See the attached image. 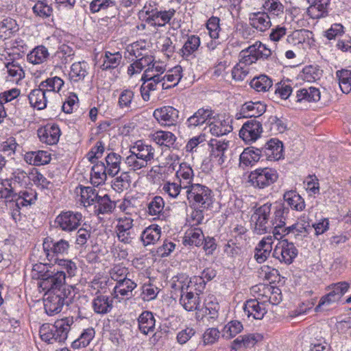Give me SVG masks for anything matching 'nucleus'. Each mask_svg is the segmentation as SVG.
Instances as JSON below:
<instances>
[{
  "instance_id": "obj_25",
  "label": "nucleus",
  "mask_w": 351,
  "mask_h": 351,
  "mask_svg": "<svg viewBox=\"0 0 351 351\" xmlns=\"http://www.w3.org/2000/svg\"><path fill=\"white\" fill-rule=\"evenodd\" d=\"M136 287V283L129 278L123 280H118V282L115 283L113 287V292L111 293V296L120 302L124 296H128L129 293H131Z\"/></svg>"
},
{
  "instance_id": "obj_9",
  "label": "nucleus",
  "mask_w": 351,
  "mask_h": 351,
  "mask_svg": "<svg viewBox=\"0 0 351 351\" xmlns=\"http://www.w3.org/2000/svg\"><path fill=\"white\" fill-rule=\"evenodd\" d=\"M171 287L174 290H179L180 295L191 291H195L197 294H200L204 291V283L197 276L189 278L184 274H179L173 277Z\"/></svg>"
},
{
  "instance_id": "obj_59",
  "label": "nucleus",
  "mask_w": 351,
  "mask_h": 351,
  "mask_svg": "<svg viewBox=\"0 0 351 351\" xmlns=\"http://www.w3.org/2000/svg\"><path fill=\"white\" fill-rule=\"evenodd\" d=\"M330 2V0H316L312 5L308 7V11L311 13L317 11L318 13L315 14V18L324 17L328 12V7Z\"/></svg>"
},
{
  "instance_id": "obj_1",
  "label": "nucleus",
  "mask_w": 351,
  "mask_h": 351,
  "mask_svg": "<svg viewBox=\"0 0 351 351\" xmlns=\"http://www.w3.org/2000/svg\"><path fill=\"white\" fill-rule=\"evenodd\" d=\"M76 271V265L71 260L56 259L53 267L50 269L43 264L34 265L32 276L40 280L38 285L43 291H49L61 286L64 283L66 275L74 276Z\"/></svg>"
},
{
  "instance_id": "obj_13",
  "label": "nucleus",
  "mask_w": 351,
  "mask_h": 351,
  "mask_svg": "<svg viewBox=\"0 0 351 351\" xmlns=\"http://www.w3.org/2000/svg\"><path fill=\"white\" fill-rule=\"evenodd\" d=\"M82 215L80 213L72 211L62 212L56 219L55 222L63 231L71 232L80 225Z\"/></svg>"
},
{
  "instance_id": "obj_12",
  "label": "nucleus",
  "mask_w": 351,
  "mask_h": 351,
  "mask_svg": "<svg viewBox=\"0 0 351 351\" xmlns=\"http://www.w3.org/2000/svg\"><path fill=\"white\" fill-rule=\"evenodd\" d=\"M297 255V248L293 243L288 242L287 239L278 241L273 252L274 258L288 265L293 262Z\"/></svg>"
},
{
  "instance_id": "obj_64",
  "label": "nucleus",
  "mask_w": 351,
  "mask_h": 351,
  "mask_svg": "<svg viewBox=\"0 0 351 351\" xmlns=\"http://www.w3.org/2000/svg\"><path fill=\"white\" fill-rule=\"evenodd\" d=\"M73 49L69 45H60L56 53V57L61 60L62 64H67L72 60Z\"/></svg>"
},
{
  "instance_id": "obj_57",
  "label": "nucleus",
  "mask_w": 351,
  "mask_h": 351,
  "mask_svg": "<svg viewBox=\"0 0 351 351\" xmlns=\"http://www.w3.org/2000/svg\"><path fill=\"white\" fill-rule=\"evenodd\" d=\"M242 330L243 325L240 322L237 320L231 321L224 326L222 336L223 338L229 339L235 337Z\"/></svg>"
},
{
  "instance_id": "obj_53",
  "label": "nucleus",
  "mask_w": 351,
  "mask_h": 351,
  "mask_svg": "<svg viewBox=\"0 0 351 351\" xmlns=\"http://www.w3.org/2000/svg\"><path fill=\"white\" fill-rule=\"evenodd\" d=\"M48 50L44 45H37L28 55L29 61L34 64H40L47 59Z\"/></svg>"
},
{
  "instance_id": "obj_22",
  "label": "nucleus",
  "mask_w": 351,
  "mask_h": 351,
  "mask_svg": "<svg viewBox=\"0 0 351 351\" xmlns=\"http://www.w3.org/2000/svg\"><path fill=\"white\" fill-rule=\"evenodd\" d=\"M37 133L40 141L52 145L58 142L60 130L55 124H47L45 127L39 128Z\"/></svg>"
},
{
  "instance_id": "obj_27",
  "label": "nucleus",
  "mask_w": 351,
  "mask_h": 351,
  "mask_svg": "<svg viewBox=\"0 0 351 351\" xmlns=\"http://www.w3.org/2000/svg\"><path fill=\"white\" fill-rule=\"evenodd\" d=\"M246 53H249V54L245 56V62L252 63L259 58H267L270 56L271 50L266 45H249Z\"/></svg>"
},
{
  "instance_id": "obj_2",
  "label": "nucleus",
  "mask_w": 351,
  "mask_h": 351,
  "mask_svg": "<svg viewBox=\"0 0 351 351\" xmlns=\"http://www.w3.org/2000/svg\"><path fill=\"white\" fill-rule=\"evenodd\" d=\"M130 155L125 159V163L134 171L150 165L155 156L154 148L143 140H138L130 145Z\"/></svg>"
},
{
  "instance_id": "obj_38",
  "label": "nucleus",
  "mask_w": 351,
  "mask_h": 351,
  "mask_svg": "<svg viewBox=\"0 0 351 351\" xmlns=\"http://www.w3.org/2000/svg\"><path fill=\"white\" fill-rule=\"evenodd\" d=\"M263 157L261 148L247 147L240 155L241 163L245 166L253 165Z\"/></svg>"
},
{
  "instance_id": "obj_43",
  "label": "nucleus",
  "mask_w": 351,
  "mask_h": 351,
  "mask_svg": "<svg viewBox=\"0 0 351 351\" xmlns=\"http://www.w3.org/2000/svg\"><path fill=\"white\" fill-rule=\"evenodd\" d=\"M182 68L180 65H178L169 70L167 73L165 75L162 76V77H164V80L166 79L167 81L170 83V84H166L165 82H162V89H168L176 86L182 78Z\"/></svg>"
},
{
  "instance_id": "obj_5",
  "label": "nucleus",
  "mask_w": 351,
  "mask_h": 351,
  "mask_svg": "<svg viewBox=\"0 0 351 351\" xmlns=\"http://www.w3.org/2000/svg\"><path fill=\"white\" fill-rule=\"evenodd\" d=\"M277 204L267 202L254 210L251 217L254 232L258 234L271 232L274 221V207Z\"/></svg>"
},
{
  "instance_id": "obj_10",
  "label": "nucleus",
  "mask_w": 351,
  "mask_h": 351,
  "mask_svg": "<svg viewBox=\"0 0 351 351\" xmlns=\"http://www.w3.org/2000/svg\"><path fill=\"white\" fill-rule=\"evenodd\" d=\"M249 182L256 189H265L276 182L278 178L276 170L265 167L258 168L250 172Z\"/></svg>"
},
{
  "instance_id": "obj_8",
  "label": "nucleus",
  "mask_w": 351,
  "mask_h": 351,
  "mask_svg": "<svg viewBox=\"0 0 351 351\" xmlns=\"http://www.w3.org/2000/svg\"><path fill=\"white\" fill-rule=\"evenodd\" d=\"M187 199L199 208H208L213 202V192L205 185L194 184L186 191Z\"/></svg>"
},
{
  "instance_id": "obj_63",
  "label": "nucleus",
  "mask_w": 351,
  "mask_h": 351,
  "mask_svg": "<svg viewBox=\"0 0 351 351\" xmlns=\"http://www.w3.org/2000/svg\"><path fill=\"white\" fill-rule=\"evenodd\" d=\"M339 301V300L336 298L333 294L328 292V294L321 298L318 305L315 307V311H328L332 304L337 303Z\"/></svg>"
},
{
  "instance_id": "obj_33",
  "label": "nucleus",
  "mask_w": 351,
  "mask_h": 351,
  "mask_svg": "<svg viewBox=\"0 0 351 351\" xmlns=\"http://www.w3.org/2000/svg\"><path fill=\"white\" fill-rule=\"evenodd\" d=\"M47 93L41 87L34 89L28 95L31 106L38 110H43L46 108L47 102Z\"/></svg>"
},
{
  "instance_id": "obj_42",
  "label": "nucleus",
  "mask_w": 351,
  "mask_h": 351,
  "mask_svg": "<svg viewBox=\"0 0 351 351\" xmlns=\"http://www.w3.org/2000/svg\"><path fill=\"white\" fill-rule=\"evenodd\" d=\"M283 198L285 202L292 208L298 211H301L305 208V203L303 198L294 191L286 192Z\"/></svg>"
},
{
  "instance_id": "obj_56",
  "label": "nucleus",
  "mask_w": 351,
  "mask_h": 351,
  "mask_svg": "<svg viewBox=\"0 0 351 351\" xmlns=\"http://www.w3.org/2000/svg\"><path fill=\"white\" fill-rule=\"evenodd\" d=\"M110 307L109 298L108 295H99L93 301L94 311L98 314L107 313Z\"/></svg>"
},
{
  "instance_id": "obj_31",
  "label": "nucleus",
  "mask_w": 351,
  "mask_h": 351,
  "mask_svg": "<svg viewBox=\"0 0 351 351\" xmlns=\"http://www.w3.org/2000/svg\"><path fill=\"white\" fill-rule=\"evenodd\" d=\"M176 178L183 189H189L192 183L194 173L192 168L186 162L180 164L179 169L176 171Z\"/></svg>"
},
{
  "instance_id": "obj_44",
  "label": "nucleus",
  "mask_w": 351,
  "mask_h": 351,
  "mask_svg": "<svg viewBox=\"0 0 351 351\" xmlns=\"http://www.w3.org/2000/svg\"><path fill=\"white\" fill-rule=\"evenodd\" d=\"M323 71L317 65L306 66L300 73V77L308 82H315L321 78Z\"/></svg>"
},
{
  "instance_id": "obj_15",
  "label": "nucleus",
  "mask_w": 351,
  "mask_h": 351,
  "mask_svg": "<svg viewBox=\"0 0 351 351\" xmlns=\"http://www.w3.org/2000/svg\"><path fill=\"white\" fill-rule=\"evenodd\" d=\"M153 116L162 125H175L179 118V111L172 106H163L156 108Z\"/></svg>"
},
{
  "instance_id": "obj_28",
  "label": "nucleus",
  "mask_w": 351,
  "mask_h": 351,
  "mask_svg": "<svg viewBox=\"0 0 351 351\" xmlns=\"http://www.w3.org/2000/svg\"><path fill=\"white\" fill-rule=\"evenodd\" d=\"M266 110V106L261 101H247L242 105L240 114L244 117H258Z\"/></svg>"
},
{
  "instance_id": "obj_51",
  "label": "nucleus",
  "mask_w": 351,
  "mask_h": 351,
  "mask_svg": "<svg viewBox=\"0 0 351 351\" xmlns=\"http://www.w3.org/2000/svg\"><path fill=\"white\" fill-rule=\"evenodd\" d=\"M339 80V85L343 93L348 94L351 92V71L342 69L336 73Z\"/></svg>"
},
{
  "instance_id": "obj_36",
  "label": "nucleus",
  "mask_w": 351,
  "mask_h": 351,
  "mask_svg": "<svg viewBox=\"0 0 351 351\" xmlns=\"http://www.w3.org/2000/svg\"><path fill=\"white\" fill-rule=\"evenodd\" d=\"M160 228L157 225H152L143 230L141 239L145 246L154 245L160 239Z\"/></svg>"
},
{
  "instance_id": "obj_48",
  "label": "nucleus",
  "mask_w": 351,
  "mask_h": 351,
  "mask_svg": "<svg viewBox=\"0 0 351 351\" xmlns=\"http://www.w3.org/2000/svg\"><path fill=\"white\" fill-rule=\"evenodd\" d=\"M272 85L271 79L265 75L255 77L250 82V86L257 92L268 91Z\"/></svg>"
},
{
  "instance_id": "obj_17",
  "label": "nucleus",
  "mask_w": 351,
  "mask_h": 351,
  "mask_svg": "<svg viewBox=\"0 0 351 351\" xmlns=\"http://www.w3.org/2000/svg\"><path fill=\"white\" fill-rule=\"evenodd\" d=\"M243 310L248 317L255 319H262L267 312L266 300L252 299L246 301Z\"/></svg>"
},
{
  "instance_id": "obj_47",
  "label": "nucleus",
  "mask_w": 351,
  "mask_h": 351,
  "mask_svg": "<svg viewBox=\"0 0 351 351\" xmlns=\"http://www.w3.org/2000/svg\"><path fill=\"white\" fill-rule=\"evenodd\" d=\"M141 80L143 82V89L146 87L152 91L156 89L157 85L164 80V77L153 75L151 69H146L141 77Z\"/></svg>"
},
{
  "instance_id": "obj_41",
  "label": "nucleus",
  "mask_w": 351,
  "mask_h": 351,
  "mask_svg": "<svg viewBox=\"0 0 351 351\" xmlns=\"http://www.w3.org/2000/svg\"><path fill=\"white\" fill-rule=\"evenodd\" d=\"M297 102L304 101H317L320 99V91L315 87H309L308 88H300L296 93Z\"/></svg>"
},
{
  "instance_id": "obj_50",
  "label": "nucleus",
  "mask_w": 351,
  "mask_h": 351,
  "mask_svg": "<svg viewBox=\"0 0 351 351\" xmlns=\"http://www.w3.org/2000/svg\"><path fill=\"white\" fill-rule=\"evenodd\" d=\"M263 6L272 17L281 18L284 14L285 7L280 0H266Z\"/></svg>"
},
{
  "instance_id": "obj_24",
  "label": "nucleus",
  "mask_w": 351,
  "mask_h": 351,
  "mask_svg": "<svg viewBox=\"0 0 351 351\" xmlns=\"http://www.w3.org/2000/svg\"><path fill=\"white\" fill-rule=\"evenodd\" d=\"M197 294L195 291L186 292V293H182L180 295V302L183 308L188 311H197L196 317H200V311L199 306L200 304L199 295Z\"/></svg>"
},
{
  "instance_id": "obj_16",
  "label": "nucleus",
  "mask_w": 351,
  "mask_h": 351,
  "mask_svg": "<svg viewBox=\"0 0 351 351\" xmlns=\"http://www.w3.org/2000/svg\"><path fill=\"white\" fill-rule=\"evenodd\" d=\"M263 132L261 123L252 119L245 122L239 131V136L245 142L251 143L257 140Z\"/></svg>"
},
{
  "instance_id": "obj_6",
  "label": "nucleus",
  "mask_w": 351,
  "mask_h": 351,
  "mask_svg": "<svg viewBox=\"0 0 351 351\" xmlns=\"http://www.w3.org/2000/svg\"><path fill=\"white\" fill-rule=\"evenodd\" d=\"M75 193L80 195V202L84 206L97 202L98 215L108 213L110 211V197L108 194H104L102 191L96 192L95 189L90 186H82L76 188Z\"/></svg>"
},
{
  "instance_id": "obj_52",
  "label": "nucleus",
  "mask_w": 351,
  "mask_h": 351,
  "mask_svg": "<svg viewBox=\"0 0 351 351\" xmlns=\"http://www.w3.org/2000/svg\"><path fill=\"white\" fill-rule=\"evenodd\" d=\"M64 84L63 80L58 77H54L47 79L45 81L42 82L40 84V87L44 89L48 94L54 93L58 92Z\"/></svg>"
},
{
  "instance_id": "obj_37",
  "label": "nucleus",
  "mask_w": 351,
  "mask_h": 351,
  "mask_svg": "<svg viewBox=\"0 0 351 351\" xmlns=\"http://www.w3.org/2000/svg\"><path fill=\"white\" fill-rule=\"evenodd\" d=\"M153 141L161 146L170 147L176 141V136L171 132L158 130L150 135Z\"/></svg>"
},
{
  "instance_id": "obj_35",
  "label": "nucleus",
  "mask_w": 351,
  "mask_h": 351,
  "mask_svg": "<svg viewBox=\"0 0 351 351\" xmlns=\"http://www.w3.org/2000/svg\"><path fill=\"white\" fill-rule=\"evenodd\" d=\"M155 322L154 315L149 311L143 312L138 318V328L144 335L154 331Z\"/></svg>"
},
{
  "instance_id": "obj_20",
  "label": "nucleus",
  "mask_w": 351,
  "mask_h": 351,
  "mask_svg": "<svg viewBox=\"0 0 351 351\" xmlns=\"http://www.w3.org/2000/svg\"><path fill=\"white\" fill-rule=\"evenodd\" d=\"M263 157L268 160L276 161L282 157L283 145L282 143L276 138H271L261 147Z\"/></svg>"
},
{
  "instance_id": "obj_34",
  "label": "nucleus",
  "mask_w": 351,
  "mask_h": 351,
  "mask_svg": "<svg viewBox=\"0 0 351 351\" xmlns=\"http://www.w3.org/2000/svg\"><path fill=\"white\" fill-rule=\"evenodd\" d=\"M215 298L212 296L208 297L204 302V306L199 309L201 319L205 315L208 319L215 320L219 315V304L217 302L214 301Z\"/></svg>"
},
{
  "instance_id": "obj_46",
  "label": "nucleus",
  "mask_w": 351,
  "mask_h": 351,
  "mask_svg": "<svg viewBox=\"0 0 351 351\" xmlns=\"http://www.w3.org/2000/svg\"><path fill=\"white\" fill-rule=\"evenodd\" d=\"M18 30L19 27L16 21L11 18H7L0 22V39L5 40Z\"/></svg>"
},
{
  "instance_id": "obj_19",
  "label": "nucleus",
  "mask_w": 351,
  "mask_h": 351,
  "mask_svg": "<svg viewBox=\"0 0 351 351\" xmlns=\"http://www.w3.org/2000/svg\"><path fill=\"white\" fill-rule=\"evenodd\" d=\"M43 250L47 257L52 255H63L68 253L69 243L64 239H60L55 241L50 237L45 239L43 243Z\"/></svg>"
},
{
  "instance_id": "obj_21",
  "label": "nucleus",
  "mask_w": 351,
  "mask_h": 351,
  "mask_svg": "<svg viewBox=\"0 0 351 351\" xmlns=\"http://www.w3.org/2000/svg\"><path fill=\"white\" fill-rule=\"evenodd\" d=\"M213 118H215V112L211 108H201L187 119L186 124L188 128H195L206 122L209 123Z\"/></svg>"
},
{
  "instance_id": "obj_45",
  "label": "nucleus",
  "mask_w": 351,
  "mask_h": 351,
  "mask_svg": "<svg viewBox=\"0 0 351 351\" xmlns=\"http://www.w3.org/2000/svg\"><path fill=\"white\" fill-rule=\"evenodd\" d=\"M165 202L162 197L155 196L152 197L147 205V212L149 215L160 217L163 214Z\"/></svg>"
},
{
  "instance_id": "obj_4",
  "label": "nucleus",
  "mask_w": 351,
  "mask_h": 351,
  "mask_svg": "<svg viewBox=\"0 0 351 351\" xmlns=\"http://www.w3.org/2000/svg\"><path fill=\"white\" fill-rule=\"evenodd\" d=\"M73 323V317H67L56 320L53 325L45 324L40 328V338L48 343L64 342Z\"/></svg>"
},
{
  "instance_id": "obj_39",
  "label": "nucleus",
  "mask_w": 351,
  "mask_h": 351,
  "mask_svg": "<svg viewBox=\"0 0 351 351\" xmlns=\"http://www.w3.org/2000/svg\"><path fill=\"white\" fill-rule=\"evenodd\" d=\"M25 161L35 166L47 164L51 160L50 154L45 151L29 152L25 155Z\"/></svg>"
},
{
  "instance_id": "obj_61",
  "label": "nucleus",
  "mask_w": 351,
  "mask_h": 351,
  "mask_svg": "<svg viewBox=\"0 0 351 351\" xmlns=\"http://www.w3.org/2000/svg\"><path fill=\"white\" fill-rule=\"evenodd\" d=\"M51 1H38L33 7L34 12L41 17H48L51 16L53 9L49 3Z\"/></svg>"
},
{
  "instance_id": "obj_49",
  "label": "nucleus",
  "mask_w": 351,
  "mask_h": 351,
  "mask_svg": "<svg viewBox=\"0 0 351 351\" xmlns=\"http://www.w3.org/2000/svg\"><path fill=\"white\" fill-rule=\"evenodd\" d=\"M204 234L199 228L188 230L184 238V245H194L199 246L203 244Z\"/></svg>"
},
{
  "instance_id": "obj_60",
  "label": "nucleus",
  "mask_w": 351,
  "mask_h": 351,
  "mask_svg": "<svg viewBox=\"0 0 351 351\" xmlns=\"http://www.w3.org/2000/svg\"><path fill=\"white\" fill-rule=\"evenodd\" d=\"M86 64L84 62L73 63L71 67L69 76L71 80L78 82L86 75Z\"/></svg>"
},
{
  "instance_id": "obj_23",
  "label": "nucleus",
  "mask_w": 351,
  "mask_h": 351,
  "mask_svg": "<svg viewBox=\"0 0 351 351\" xmlns=\"http://www.w3.org/2000/svg\"><path fill=\"white\" fill-rule=\"evenodd\" d=\"M146 6L144 7V10L147 15V21L154 26H163L172 18L174 14V12L171 11H158L156 10H152L151 11L147 9Z\"/></svg>"
},
{
  "instance_id": "obj_58",
  "label": "nucleus",
  "mask_w": 351,
  "mask_h": 351,
  "mask_svg": "<svg viewBox=\"0 0 351 351\" xmlns=\"http://www.w3.org/2000/svg\"><path fill=\"white\" fill-rule=\"evenodd\" d=\"M256 342L255 335L250 334L238 337L232 342L231 346L237 350L240 348H252Z\"/></svg>"
},
{
  "instance_id": "obj_18",
  "label": "nucleus",
  "mask_w": 351,
  "mask_h": 351,
  "mask_svg": "<svg viewBox=\"0 0 351 351\" xmlns=\"http://www.w3.org/2000/svg\"><path fill=\"white\" fill-rule=\"evenodd\" d=\"M208 145L210 148V160L217 165L222 166L227 159L225 152L228 149V142L211 139Z\"/></svg>"
},
{
  "instance_id": "obj_54",
  "label": "nucleus",
  "mask_w": 351,
  "mask_h": 351,
  "mask_svg": "<svg viewBox=\"0 0 351 351\" xmlns=\"http://www.w3.org/2000/svg\"><path fill=\"white\" fill-rule=\"evenodd\" d=\"M95 334V332L93 328L84 330L80 337L72 343V348L79 349L81 347H86L94 338Z\"/></svg>"
},
{
  "instance_id": "obj_55",
  "label": "nucleus",
  "mask_w": 351,
  "mask_h": 351,
  "mask_svg": "<svg viewBox=\"0 0 351 351\" xmlns=\"http://www.w3.org/2000/svg\"><path fill=\"white\" fill-rule=\"evenodd\" d=\"M48 291L54 292L58 296H61V299L64 300L66 305H69L74 296V289L71 286L64 285V283L57 288H53Z\"/></svg>"
},
{
  "instance_id": "obj_26",
  "label": "nucleus",
  "mask_w": 351,
  "mask_h": 351,
  "mask_svg": "<svg viewBox=\"0 0 351 351\" xmlns=\"http://www.w3.org/2000/svg\"><path fill=\"white\" fill-rule=\"evenodd\" d=\"M47 298L45 300V309L46 313L49 315L57 314L62 311L64 305V300L61 299V296H58L54 292L45 291Z\"/></svg>"
},
{
  "instance_id": "obj_3",
  "label": "nucleus",
  "mask_w": 351,
  "mask_h": 351,
  "mask_svg": "<svg viewBox=\"0 0 351 351\" xmlns=\"http://www.w3.org/2000/svg\"><path fill=\"white\" fill-rule=\"evenodd\" d=\"M114 204L113 210L111 212L117 213L118 211L124 213L123 217H119L117 219V224L116 226V234L118 239L125 243H128L131 241L130 230L133 226V219L130 217L132 213L134 211V207L130 201L124 200L121 202L119 201H111V209Z\"/></svg>"
},
{
  "instance_id": "obj_30",
  "label": "nucleus",
  "mask_w": 351,
  "mask_h": 351,
  "mask_svg": "<svg viewBox=\"0 0 351 351\" xmlns=\"http://www.w3.org/2000/svg\"><path fill=\"white\" fill-rule=\"evenodd\" d=\"M213 121H210L208 128L210 132L216 136H223L232 132V127L228 119H219L215 118L212 119Z\"/></svg>"
},
{
  "instance_id": "obj_62",
  "label": "nucleus",
  "mask_w": 351,
  "mask_h": 351,
  "mask_svg": "<svg viewBox=\"0 0 351 351\" xmlns=\"http://www.w3.org/2000/svg\"><path fill=\"white\" fill-rule=\"evenodd\" d=\"M6 68L10 81L18 82L24 77V71L20 66L13 62H8L6 64Z\"/></svg>"
},
{
  "instance_id": "obj_40",
  "label": "nucleus",
  "mask_w": 351,
  "mask_h": 351,
  "mask_svg": "<svg viewBox=\"0 0 351 351\" xmlns=\"http://www.w3.org/2000/svg\"><path fill=\"white\" fill-rule=\"evenodd\" d=\"M36 199V193L33 190H26L20 191L18 194H14V206L20 209L21 206H26L34 202Z\"/></svg>"
},
{
  "instance_id": "obj_32",
  "label": "nucleus",
  "mask_w": 351,
  "mask_h": 351,
  "mask_svg": "<svg viewBox=\"0 0 351 351\" xmlns=\"http://www.w3.org/2000/svg\"><path fill=\"white\" fill-rule=\"evenodd\" d=\"M272 237L263 238L256 247L254 258L258 263H261L266 261L272 250Z\"/></svg>"
},
{
  "instance_id": "obj_14",
  "label": "nucleus",
  "mask_w": 351,
  "mask_h": 351,
  "mask_svg": "<svg viewBox=\"0 0 351 351\" xmlns=\"http://www.w3.org/2000/svg\"><path fill=\"white\" fill-rule=\"evenodd\" d=\"M253 291L259 293L258 299L266 300L273 305L278 304L282 300L281 290L278 287L261 284L253 287Z\"/></svg>"
},
{
  "instance_id": "obj_11",
  "label": "nucleus",
  "mask_w": 351,
  "mask_h": 351,
  "mask_svg": "<svg viewBox=\"0 0 351 351\" xmlns=\"http://www.w3.org/2000/svg\"><path fill=\"white\" fill-rule=\"evenodd\" d=\"M287 209L282 204H277L274 207V228L271 230L273 237L277 240L281 239L285 235L289 234L296 228L295 226L285 228V212Z\"/></svg>"
},
{
  "instance_id": "obj_7",
  "label": "nucleus",
  "mask_w": 351,
  "mask_h": 351,
  "mask_svg": "<svg viewBox=\"0 0 351 351\" xmlns=\"http://www.w3.org/2000/svg\"><path fill=\"white\" fill-rule=\"evenodd\" d=\"M128 51L136 58V60L128 68V74L130 76L140 73L145 67L151 69L152 72L166 71V65L163 62L156 61L154 56L151 55H143L138 48L136 50L132 49L131 51L128 49Z\"/></svg>"
},
{
  "instance_id": "obj_29",
  "label": "nucleus",
  "mask_w": 351,
  "mask_h": 351,
  "mask_svg": "<svg viewBox=\"0 0 351 351\" xmlns=\"http://www.w3.org/2000/svg\"><path fill=\"white\" fill-rule=\"evenodd\" d=\"M250 25L261 32L270 27L271 23L270 16L266 12H257L250 14Z\"/></svg>"
}]
</instances>
